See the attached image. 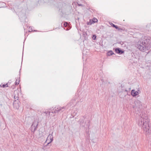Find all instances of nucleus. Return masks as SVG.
Masks as SVG:
<instances>
[{
    "label": "nucleus",
    "mask_w": 151,
    "mask_h": 151,
    "mask_svg": "<svg viewBox=\"0 0 151 151\" xmlns=\"http://www.w3.org/2000/svg\"><path fill=\"white\" fill-rule=\"evenodd\" d=\"M147 117L142 116L139 119V125L142 128H145L146 129L149 130L150 127L148 125H146V122L145 120Z\"/></svg>",
    "instance_id": "1"
},
{
    "label": "nucleus",
    "mask_w": 151,
    "mask_h": 151,
    "mask_svg": "<svg viewBox=\"0 0 151 151\" xmlns=\"http://www.w3.org/2000/svg\"><path fill=\"white\" fill-rule=\"evenodd\" d=\"M45 112V114H47V113H46V112Z\"/></svg>",
    "instance_id": "18"
},
{
    "label": "nucleus",
    "mask_w": 151,
    "mask_h": 151,
    "mask_svg": "<svg viewBox=\"0 0 151 151\" xmlns=\"http://www.w3.org/2000/svg\"><path fill=\"white\" fill-rule=\"evenodd\" d=\"M53 140V137L52 134H49L45 142L47 143V145L51 142Z\"/></svg>",
    "instance_id": "3"
},
{
    "label": "nucleus",
    "mask_w": 151,
    "mask_h": 151,
    "mask_svg": "<svg viewBox=\"0 0 151 151\" xmlns=\"http://www.w3.org/2000/svg\"><path fill=\"white\" fill-rule=\"evenodd\" d=\"M114 53L112 52V51H110L107 52V55L108 56H110L111 55H112Z\"/></svg>",
    "instance_id": "7"
},
{
    "label": "nucleus",
    "mask_w": 151,
    "mask_h": 151,
    "mask_svg": "<svg viewBox=\"0 0 151 151\" xmlns=\"http://www.w3.org/2000/svg\"><path fill=\"white\" fill-rule=\"evenodd\" d=\"M148 121V120L147 119V122Z\"/></svg>",
    "instance_id": "16"
},
{
    "label": "nucleus",
    "mask_w": 151,
    "mask_h": 151,
    "mask_svg": "<svg viewBox=\"0 0 151 151\" xmlns=\"http://www.w3.org/2000/svg\"><path fill=\"white\" fill-rule=\"evenodd\" d=\"M96 36L95 35H93V40H95L96 39Z\"/></svg>",
    "instance_id": "12"
},
{
    "label": "nucleus",
    "mask_w": 151,
    "mask_h": 151,
    "mask_svg": "<svg viewBox=\"0 0 151 151\" xmlns=\"http://www.w3.org/2000/svg\"><path fill=\"white\" fill-rule=\"evenodd\" d=\"M146 45L145 43H142L137 45V48L141 51H144L146 49Z\"/></svg>",
    "instance_id": "2"
},
{
    "label": "nucleus",
    "mask_w": 151,
    "mask_h": 151,
    "mask_svg": "<svg viewBox=\"0 0 151 151\" xmlns=\"http://www.w3.org/2000/svg\"><path fill=\"white\" fill-rule=\"evenodd\" d=\"M19 79H16V81L15 82V84L16 85H17L19 84Z\"/></svg>",
    "instance_id": "8"
},
{
    "label": "nucleus",
    "mask_w": 151,
    "mask_h": 151,
    "mask_svg": "<svg viewBox=\"0 0 151 151\" xmlns=\"http://www.w3.org/2000/svg\"><path fill=\"white\" fill-rule=\"evenodd\" d=\"M65 109V107H59L56 108V109H55V110L57 111H63V110H62L63 109L64 110Z\"/></svg>",
    "instance_id": "5"
},
{
    "label": "nucleus",
    "mask_w": 151,
    "mask_h": 151,
    "mask_svg": "<svg viewBox=\"0 0 151 151\" xmlns=\"http://www.w3.org/2000/svg\"><path fill=\"white\" fill-rule=\"evenodd\" d=\"M93 21L94 22H97L98 20L96 19L95 18H93Z\"/></svg>",
    "instance_id": "11"
},
{
    "label": "nucleus",
    "mask_w": 151,
    "mask_h": 151,
    "mask_svg": "<svg viewBox=\"0 0 151 151\" xmlns=\"http://www.w3.org/2000/svg\"><path fill=\"white\" fill-rule=\"evenodd\" d=\"M48 113V114L49 115H50V112H47V113Z\"/></svg>",
    "instance_id": "14"
},
{
    "label": "nucleus",
    "mask_w": 151,
    "mask_h": 151,
    "mask_svg": "<svg viewBox=\"0 0 151 151\" xmlns=\"http://www.w3.org/2000/svg\"><path fill=\"white\" fill-rule=\"evenodd\" d=\"M111 25L112 26H113V27H114L116 29H118L119 28L118 27H117V26L115 25L114 24H113L112 23H111Z\"/></svg>",
    "instance_id": "10"
},
{
    "label": "nucleus",
    "mask_w": 151,
    "mask_h": 151,
    "mask_svg": "<svg viewBox=\"0 0 151 151\" xmlns=\"http://www.w3.org/2000/svg\"><path fill=\"white\" fill-rule=\"evenodd\" d=\"M15 104H14V105H15Z\"/></svg>",
    "instance_id": "17"
},
{
    "label": "nucleus",
    "mask_w": 151,
    "mask_h": 151,
    "mask_svg": "<svg viewBox=\"0 0 151 151\" xmlns=\"http://www.w3.org/2000/svg\"><path fill=\"white\" fill-rule=\"evenodd\" d=\"M19 107H16V108L17 109H18V108Z\"/></svg>",
    "instance_id": "15"
},
{
    "label": "nucleus",
    "mask_w": 151,
    "mask_h": 151,
    "mask_svg": "<svg viewBox=\"0 0 151 151\" xmlns=\"http://www.w3.org/2000/svg\"><path fill=\"white\" fill-rule=\"evenodd\" d=\"M116 53H117L122 54L123 52H122L121 50H120L119 48H116L115 50Z\"/></svg>",
    "instance_id": "6"
},
{
    "label": "nucleus",
    "mask_w": 151,
    "mask_h": 151,
    "mask_svg": "<svg viewBox=\"0 0 151 151\" xmlns=\"http://www.w3.org/2000/svg\"><path fill=\"white\" fill-rule=\"evenodd\" d=\"M68 25V23L67 22H65V23H64V26H65V27H66Z\"/></svg>",
    "instance_id": "13"
},
{
    "label": "nucleus",
    "mask_w": 151,
    "mask_h": 151,
    "mask_svg": "<svg viewBox=\"0 0 151 151\" xmlns=\"http://www.w3.org/2000/svg\"><path fill=\"white\" fill-rule=\"evenodd\" d=\"M0 86L1 87H2L3 88H4V87H8L7 83H6V84H3L2 85V86H1V85Z\"/></svg>",
    "instance_id": "9"
},
{
    "label": "nucleus",
    "mask_w": 151,
    "mask_h": 151,
    "mask_svg": "<svg viewBox=\"0 0 151 151\" xmlns=\"http://www.w3.org/2000/svg\"><path fill=\"white\" fill-rule=\"evenodd\" d=\"M131 94L133 96H135L138 95L139 93L138 91H135L134 90H132L131 91Z\"/></svg>",
    "instance_id": "4"
}]
</instances>
